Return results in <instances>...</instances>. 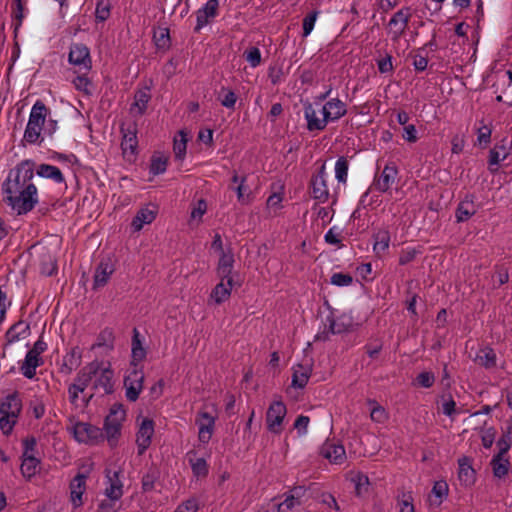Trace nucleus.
<instances>
[{
    "label": "nucleus",
    "mask_w": 512,
    "mask_h": 512,
    "mask_svg": "<svg viewBox=\"0 0 512 512\" xmlns=\"http://www.w3.org/2000/svg\"><path fill=\"white\" fill-rule=\"evenodd\" d=\"M355 484V494L359 497L363 496L368 492L369 478L363 473H358L352 478Z\"/></svg>",
    "instance_id": "obj_52"
},
{
    "label": "nucleus",
    "mask_w": 512,
    "mask_h": 512,
    "mask_svg": "<svg viewBox=\"0 0 512 512\" xmlns=\"http://www.w3.org/2000/svg\"><path fill=\"white\" fill-rule=\"evenodd\" d=\"M304 117L307 121L308 131H323L325 129V120H321V118L317 116L313 105L309 102L304 104Z\"/></svg>",
    "instance_id": "obj_31"
},
{
    "label": "nucleus",
    "mask_w": 512,
    "mask_h": 512,
    "mask_svg": "<svg viewBox=\"0 0 512 512\" xmlns=\"http://www.w3.org/2000/svg\"><path fill=\"white\" fill-rule=\"evenodd\" d=\"M349 161L346 157L341 156L335 164V177L339 183H346L348 176Z\"/></svg>",
    "instance_id": "obj_49"
},
{
    "label": "nucleus",
    "mask_w": 512,
    "mask_h": 512,
    "mask_svg": "<svg viewBox=\"0 0 512 512\" xmlns=\"http://www.w3.org/2000/svg\"><path fill=\"white\" fill-rule=\"evenodd\" d=\"M398 175V169L395 164L390 163L385 165L384 169L377 176L372 184V187L379 192H387Z\"/></svg>",
    "instance_id": "obj_17"
},
{
    "label": "nucleus",
    "mask_w": 512,
    "mask_h": 512,
    "mask_svg": "<svg viewBox=\"0 0 512 512\" xmlns=\"http://www.w3.org/2000/svg\"><path fill=\"white\" fill-rule=\"evenodd\" d=\"M86 478L85 474L78 473L70 482V497L74 508L83 505L82 495L86 488Z\"/></svg>",
    "instance_id": "obj_21"
},
{
    "label": "nucleus",
    "mask_w": 512,
    "mask_h": 512,
    "mask_svg": "<svg viewBox=\"0 0 512 512\" xmlns=\"http://www.w3.org/2000/svg\"><path fill=\"white\" fill-rule=\"evenodd\" d=\"M143 383L144 373L142 367H133L130 373L124 378V387L128 401L135 402L139 398V394L143 389Z\"/></svg>",
    "instance_id": "obj_8"
},
{
    "label": "nucleus",
    "mask_w": 512,
    "mask_h": 512,
    "mask_svg": "<svg viewBox=\"0 0 512 512\" xmlns=\"http://www.w3.org/2000/svg\"><path fill=\"white\" fill-rule=\"evenodd\" d=\"M496 445L499 449L496 455L506 456L512 447V425H509L502 436L497 440Z\"/></svg>",
    "instance_id": "obj_47"
},
{
    "label": "nucleus",
    "mask_w": 512,
    "mask_h": 512,
    "mask_svg": "<svg viewBox=\"0 0 512 512\" xmlns=\"http://www.w3.org/2000/svg\"><path fill=\"white\" fill-rule=\"evenodd\" d=\"M30 334V325L20 320L14 323L5 333L6 345L11 344L20 339V336Z\"/></svg>",
    "instance_id": "obj_38"
},
{
    "label": "nucleus",
    "mask_w": 512,
    "mask_h": 512,
    "mask_svg": "<svg viewBox=\"0 0 512 512\" xmlns=\"http://www.w3.org/2000/svg\"><path fill=\"white\" fill-rule=\"evenodd\" d=\"M39 177L47 178L53 180L55 183H64L65 178L61 172V170L53 165L49 164H40L37 167L35 166L34 173Z\"/></svg>",
    "instance_id": "obj_35"
},
{
    "label": "nucleus",
    "mask_w": 512,
    "mask_h": 512,
    "mask_svg": "<svg viewBox=\"0 0 512 512\" xmlns=\"http://www.w3.org/2000/svg\"><path fill=\"white\" fill-rule=\"evenodd\" d=\"M490 465L492 467L493 476L498 479L507 476L511 468L508 457L496 454L491 459Z\"/></svg>",
    "instance_id": "obj_36"
},
{
    "label": "nucleus",
    "mask_w": 512,
    "mask_h": 512,
    "mask_svg": "<svg viewBox=\"0 0 512 512\" xmlns=\"http://www.w3.org/2000/svg\"><path fill=\"white\" fill-rule=\"evenodd\" d=\"M43 364L44 360L41 356L33 355L31 352H27L20 370L26 378L33 379L36 375V368Z\"/></svg>",
    "instance_id": "obj_29"
},
{
    "label": "nucleus",
    "mask_w": 512,
    "mask_h": 512,
    "mask_svg": "<svg viewBox=\"0 0 512 512\" xmlns=\"http://www.w3.org/2000/svg\"><path fill=\"white\" fill-rule=\"evenodd\" d=\"M512 140L504 137L500 142L489 151L488 169L492 174L498 172V165L511 154Z\"/></svg>",
    "instance_id": "obj_9"
},
{
    "label": "nucleus",
    "mask_w": 512,
    "mask_h": 512,
    "mask_svg": "<svg viewBox=\"0 0 512 512\" xmlns=\"http://www.w3.org/2000/svg\"><path fill=\"white\" fill-rule=\"evenodd\" d=\"M221 92H225L223 97H221V94L218 97L221 105L228 109H234L237 101L236 94L232 90L226 89L225 87H222Z\"/></svg>",
    "instance_id": "obj_54"
},
{
    "label": "nucleus",
    "mask_w": 512,
    "mask_h": 512,
    "mask_svg": "<svg viewBox=\"0 0 512 512\" xmlns=\"http://www.w3.org/2000/svg\"><path fill=\"white\" fill-rule=\"evenodd\" d=\"M472 462V458L467 456H463L458 459V477L459 480L465 485H473L476 480V472L472 467Z\"/></svg>",
    "instance_id": "obj_22"
},
{
    "label": "nucleus",
    "mask_w": 512,
    "mask_h": 512,
    "mask_svg": "<svg viewBox=\"0 0 512 512\" xmlns=\"http://www.w3.org/2000/svg\"><path fill=\"white\" fill-rule=\"evenodd\" d=\"M442 412L449 417L456 413V402L451 394H448L447 398L443 396Z\"/></svg>",
    "instance_id": "obj_64"
},
{
    "label": "nucleus",
    "mask_w": 512,
    "mask_h": 512,
    "mask_svg": "<svg viewBox=\"0 0 512 512\" xmlns=\"http://www.w3.org/2000/svg\"><path fill=\"white\" fill-rule=\"evenodd\" d=\"M219 1L208 0L206 4L196 11V26L194 32L199 33L201 29L210 23L218 15Z\"/></svg>",
    "instance_id": "obj_14"
},
{
    "label": "nucleus",
    "mask_w": 512,
    "mask_h": 512,
    "mask_svg": "<svg viewBox=\"0 0 512 512\" xmlns=\"http://www.w3.org/2000/svg\"><path fill=\"white\" fill-rule=\"evenodd\" d=\"M309 190L313 199L325 203L329 199V189L326 180L325 164L313 173L309 182Z\"/></svg>",
    "instance_id": "obj_6"
},
{
    "label": "nucleus",
    "mask_w": 512,
    "mask_h": 512,
    "mask_svg": "<svg viewBox=\"0 0 512 512\" xmlns=\"http://www.w3.org/2000/svg\"><path fill=\"white\" fill-rule=\"evenodd\" d=\"M317 16H318V11L313 10L304 17L303 23H302L303 37H307L312 32L315 22H316V19H317Z\"/></svg>",
    "instance_id": "obj_57"
},
{
    "label": "nucleus",
    "mask_w": 512,
    "mask_h": 512,
    "mask_svg": "<svg viewBox=\"0 0 512 512\" xmlns=\"http://www.w3.org/2000/svg\"><path fill=\"white\" fill-rule=\"evenodd\" d=\"M43 128L31 125L27 123L25 132H24V140L30 144L41 143L43 138H41V131Z\"/></svg>",
    "instance_id": "obj_51"
},
{
    "label": "nucleus",
    "mask_w": 512,
    "mask_h": 512,
    "mask_svg": "<svg viewBox=\"0 0 512 512\" xmlns=\"http://www.w3.org/2000/svg\"><path fill=\"white\" fill-rule=\"evenodd\" d=\"M48 113L49 109L46 107L45 103L41 100H37L31 109L28 123L43 128Z\"/></svg>",
    "instance_id": "obj_32"
},
{
    "label": "nucleus",
    "mask_w": 512,
    "mask_h": 512,
    "mask_svg": "<svg viewBox=\"0 0 512 512\" xmlns=\"http://www.w3.org/2000/svg\"><path fill=\"white\" fill-rule=\"evenodd\" d=\"M496 429L494 427H489L483 431V434L481 436L482 445L484 448L489 449L492 447L495 436H496Z\"/></svg>",
    "instance_id": "obj_63"
},
{
    "label": "nucleus",
    "mask_w": 512,
    "mask_h": 512,
    "mask_svg": "<svg viewBox=\"0 0 512 512\" xmlns=\"http://www.w3.org/2000/svg\"><path fill=\"white\" fill-rule=\"evenodd\" d=\"M160 477V471L156 465H151L141 480L142 491L151 492L154 490L155 482Z\"/></svg>",
    "instance_id": "obj_45"
},
{
    "label": "nucleus",
    "mask_w": 512,
    "mask_h": 512,
    "mask_svg": "<svg viewBox=\"0 0 512 512\" xmlns=\"http://www.w3.org/2000/svg\"><path fill=\"white\" fill-rule=\"evenodd\" d=\"M246 60L250 63L252 67H257L261 63V53L257 47H251L245 53Z\"/></svg>",
    "instance_id": "obj_62"
},
{
    "label": "nucleus",
    "mask_w": 512,
    "mask_h": 512,
    "mask_svg": "<svg viewBox=\"0 0 512 512\" xmlns=\"http://www.w3.org/2000/svg\"><path fill=\"white\" fill-rule=\"evenodd\" d=\"M156 212L148 208H141L134 216L131 226L134 231H140L144 224H150L154 221Z\"/></svg>",
    "instance_id": "obj_41"
},
{
    "label": "nucleus",
    "mask_w": 512,
    "mask_h": 512,
    "mask_svg": "<svg viewBox=\"0 0 512 512\" xmlns=\"http://www.w3.org/2000/svg\"><path fill=\"white\" fill-rule=\"evenodd\" d=\"M435 382V376L432 372L424 371L418 374L416 377V383L417 385L424 387V388H430L433 386Z\"/></svg>",
    "instance_id": "obj_60"
},
{
    "label": "nucleus",
    "mask_w": 512,
    "mask_h": 512,
    "mask_svg": "<svg viewBox=\"0 0 512 512\" xmlns=\"http://www.w3.org/2000/svg\"><path fill=\"white\" fill-rule=\"evenodd\" d=\"M119 471H114L113 475H110V471L107 473L109 486L105 488V495L108 499L119 500L123 495V485L119 479Z\"/></svg>",
    "instance_id": "obj_33"
},
{
    "label": "nucleus",
    "mask_w": 512,
    "mask_h": 512,
    "mask_svg": "<svg viewBox=\"0 0 512 512\" xmlns=\"http://www.w3.org/2000/svg\"><path fill=\"white\" fill-rule=\"evenodd\" d=\"M131 345L132 349L130 365L132 367H138L139 364L146 358L147 352L143 347L142 341L140 340V333L137 328L133 329Z\"/></svg>",
    "instance_id": "obj_25"
},
{
    "label": "nucleus",
    "mask_w": 512,
    "mask_h": 512,
    "mask_svg": "<svg viewBox=\"0 0 512 512\" xmlns=\"http://www.w3.org/2000/svg\"><path fill=\"white\" fill-rule=\"evenodd\" d=\"M115 347V334L114 330L110 327H105L100 331L96 338V342L91 346V350L103 348L105 353H109L114 350Z\"/></svg>",
    "instance_id": "obj_24"
},
{
    "label": "nucleus",
    "mask_w": 512,
    "mask_h": 512,
    "mask_svg": "<svg viewBox=\"0 0 512 512\" xmlns=\"http://www.w3.org/2000/svg\"><path fill=\"white\" fill-rule=\"evenodd\" d=\"M114 372L111 369L110 364L108 367L100 369V374L94 378L92 383V390L94 392L103 390V395L112 394L114 392V383H113Z\"/></svg>",
    "instance_id": "obj_19"
},
{
    "label": "nucleus",
    "mask_w": 512,
    "mask_h": 512,
    "mask_svg": "<svg viewBox=\"0 0 512 512\" xmlns=\"http://www.w3.org/2000/svg\"><path fill=\"white\" fill-rule=\"evenodd\" d=\"M22 410V400L18 391L7 395L0 403V428L4 435L11 434Z\"/></svg>",
    "instance_id": "obj_3"
},
{
    "label": "nucleus",
    "mask_w": 512,
    "mask_h": 512,
    "mask_svg": "<svg viewBox=\"0 0 512 512\" xmlns=\"http://www.w3.org/2000/svg\"><path fill=\"white\" fill-rule=\"evenodd\" d=\"M111 3L110 0H98L95 10V18L97 22H104L110 17Z\"/></svg>",
    "instance_id": "obj_50"
},
{
    "label": "nucleus",
    "mask_w": 512,
    "mask_h": 512,
    "mask_svg": "<svg viewBox=\"0 0 512 512\" xmlns=\"http://www.w3.org/2000/svg\"><path fill=\"white\" fill-rule=\"evenodd\" d=\"M234 255L231 251L226 253L225 251H222V254L220 255L218 265L216 268L217 276L222 281H228V284L231 285V283H234L233 277H232V271L234 268Z\"/></svg>",
    "instance_id": "obj_20"
},
{
    "label": "nucleus",
    "mask_w": 512,
    "mask_h": 512,
    "mask_svg": "<svg viewBox=\"0 0 512 512\" xmlns=\"http://www.w3.org/2000/svg\"><path fill=\"white\" fill-rule=\"evenodd\" d=\"M287 409L282 401H273L266 412L267 429L274 434L282 432V423L286 416Z\"/></svg>",
    "instance_id": "obj_7"
},
{
    "label": "nucleus",
    "mask_w": 512,
    "mask_h": 512,
    "mask_svg": "<svg viewBox=\"0 0 512 512\" xmlns=\"http://www.w3.org/2000/svg\"><path fill=\"white\" fill-rule=\"evenodd\" d=\"M330 283L339 287L349 286L353 283V277L341 272L334 273L330 278Z\"/></svg>",
    "instance_id": "obj_59"
},
{
    "label": "nucleus",
    "mask_w": 512,
    "mask_h": 512,
    "mask_svg": "<svg viewBox=\"0 0 512 512\" xmlns=\"http://www.w3.org/2000/svg\"><path fill=\"white\" fill-rule=\"evenodd\" d=\"M40 463V460L34 455H27L26 457H22L20 470L23 477L27 480H30L32 477H34L39 472Z\"/></svg>",
    "instance_id": "obj_39"
},
{
    "label": "nucleus",
    "mask_w": 512,
    "mask_h": 512,
    "mask_svg": "<svg viewBox=\"0 0 512 512\" xmlns=\"http://www.w3.org/2000/svg\"><path fill=\"white\" fill-rule=\"evenodd\" d=\"M115 271V265L110 258H103L97 265L93 277V290H98L104 287L110 276Z\"/></svg>",
    "instance_id": "obj_16"
},
{
    "label": "nucleus",
    "mask_w": 512,
    "mask_h": 512,
    "mask_svg": "<svg viewBox=\"0 0 512 512\" xmlns=\"http://www.w3.org/2000/svg\"><path fill=\"white\" fill-rule=\"evenodd\" d=\"M153 41L157 50L168 51L171 47L170 30L167 27L158 26L153 30Z\"/></svg>",
    "instance_id": "obj_37"
},
{
    "label": "nucleus",
    "mask_w": 512,
    "mask_h": 512,
    "mask_svg": "<svg viewBox=\"0 0 512 512\" xmlns=\"http://www.w3.org/2000/svg\"><path fill=\"white\" fill-rule=\"evenodd\" d=\"M4 194V202L17 213L24 215L32 211L38 203L37 187L35 185H27L23 189L11 191Z\"/></svg>",
    "instance_id": "obj_1"
},
{
    "label": "nucleus",
    "mask_w": 512,
    "mask_h": 512,
    "mask_svg": "<svg viewBox=\"0 0 512 512\" xmlns=\"http://www.w3.org/2000/svg\"><path fill=\"white\" fill-rule=\"evenodd\" d=\"M496 353L491 347H485L478 351L475 361L486 369L496 366Z\"/></svg>",
    "instance_id": "obj_44"
},
{
    "label": "nucleus",
    "mask_w": 512,
    "mask_h": 512,
    "mask_svg": "<svg viewBox=\"0 0 512 512\" xmlns=\"http://www.w3.org/2000/svg\"><path fill=\"white\" fill-rule=\"evenodd\" d=\"M492 130L486 125H482L477 130V141L479 145L487 146L491 141Z\"/></svg>",
    "instance_id": "obj_61"
},
{
    "label": "nucleus",
    "mask_w": 512,
    "mask_h": 512,
    "mask_svg": "<svg viewBox=\"0 0 512 512\" xmlns=\"http://www.w3.org/2000/svg\"><path fill=\"white\" fill-rule=\"evenodd\" d=\"M233 285L234 283H231V285H229L228 281H226L225 283L224 281L221 280L220 283H218L212 290L211 298H213L217 304L223 303L230 297Z\"/></svg>",
    "instance_id": "obj_46"
},
{
    "label": "nucleus",
    "mask_w": 512,
    "mask_h": 512,
    "mask_svg": "<svg viewBox=\"0 0 512 512\" xmlns=\"http://www.w3.org/2000/svg\"><path fill=\"white\" fill-rule=\"evenodd\" d=\"M167 162H168V160L165 157L153 156L151 158V163H150V173H152L154 175L164 173L167 169Z\"/></svg>",
    "instance_id": "obj_55"
},
{
    "label": "nucleus",
    "mask_w": 512,
    "mask_h": 512,
    "mask_svg": "<svg viewBox=\"0 0 512 512\" xmlns=\"http://www.w3.org/2000/svg\"><path fill=\"white\" fill-rule=\"evenodd\" d=\"M477 212L474 204V196L466 195L465 198L458 204L455 217L457 222L468 221Z\"/></svg>",
    "instance_id": "obj_23"
},
{
    "label": "nucleus",
    "mask_w": 512,
    "mask_h": 512,
    "mask_svg": "<svg viewBox=\"0 0 512 512\" xmlns=\"http://www.w3.org/2000/svg\"><path fill=\"white\" fill-rule=\"evenodd\" d=\"M68 62L71 65L78 66L80 69L90 71L92 60L89 48L83 43H73L70 46Z\"/></svg>",
    "instance_id": "obj_11"
},
{
    "label": "nucleus",
    "mask_w": 512,
    "mask_h": 512,
    "mask_svg": "<svg viewBox=\"0 0 512 512\" xmlns=\"http://www.w3.org/2000/svg\"><path fill=\"white\" fill-rule=\"evenodd\" d=\"M150 89L145 87L144 89H139L134 94V102L131 106V109L134 107L137 108L138 114L143 115L146 110L149 101L151 100Z\"/></svg>",
    "instance_id": "obj_43"
},
{
    "label": "nucleus",
    "mask_w": 512,
    "mask_h": 512,
    "mask_svg": "<svg viewBox=\"0 0 512 512\" xmlns=\"http://www.w3.org/2000/svg\"><path fill=\"white\" fill-rule=\"evenodd\" d=\"M312 367L310 365L298 364L293 368L292 387L303 389L311 376Z\"/></svg>",
    "instance_id": "obj_28"
},
{
    "label": "nucleus",
    "mask_w": 512,
    "mask_h": 512,
    "mask_svg": "<svg viewBox=\"0 0 512 512\" xmlns=\"http://www.w3.org/2000/svg\"><path fill=\"white\" fill-rule=\"evenodd\" d=\"M35 162L26 159L18 163L8 173L6 180L2 184V192L7 193L23 189L27 185H35L32 182L34 177Z\"/></svg>",
    "instance_id": "obj_2"
},
{
    "label": "nucleus",
    "mask_w": 512,
    "mask_h": 512,
    "mask_svg": "<svg viewBox=\"0 0 512 512\" xmlns=\"http://www.w3.org/2000/svg\"><path fill=\"white\" fill-rule=\"evenodd\" d=\"M57 261L50 254H44L40 261V272L45 276H52L57 273Z\"/></svg>",
    "instance_id": "obj_48"
},
{
    "label": "nucleus",
    "mask_w": 512,
    "mask_h": 512,
    "mask_svg": "<svg viewBox=\"0 0 512 512\" xmlns=\"http://www.w3.org/2000/svg\"><path fill=\"white\" fill-rule=\"evenodd\" d=\"M73 432L79 442L98 443L104 440L103 430L90 423L77 422L73 427Z\"/></svg>",
    "instance_id": "obj_10"
},
{
    "label": "nucleus",
    "mask_w": 512,
    "mask_h": 512,
    "mask_svg": "<svg viewBox=\"0 0 512 512\" xmlns=\"http://www.w3.org/2000/svg\"><path fill=\"white\" fill-rule=\"evenodd\" d=\"M368 402L369 404L373 405L370 413L371 419L375 422L383 423L387 418L384 408L380 406L375 400H369Z\"/></svg>",
    "instance_id": "obj_58"
},
{
    "label": "nucleus",
    "mask_w": 512,
    "mask_h": 512,
    "mask_svg": "<svg viewBox=\"0 0 512 512\" xmlns=\"http://www.w3.org/2000/svg\"><path fill=\"white\" fill-rule=\"evenodd\" d=\"M215 417L206 411H199L196 417V425H198V439L201 443L207 444L213 434L215 426Z\"/></svg>",
    "instance_id": "obj_13"
},
{
    "label": "nucleus",
    "mask_w": 512,
    "mask_h": 512,
    "mask_svg": "<svg viewBox=\"0 0 512 512\" xmlns=\"http://www.w3.org/2000/svg\"><path fill=\"white\" fill-rule=\"evenodd\" d=\"M448 484L445 480L436 481L433 485L431 493L428 496L430 507H439L448 495Z\"/></svg>",
    "instance_id": "obj_27"
},
{
    "label": "nucleus",
    "mask_w": 512,
    "mask_h": 512,
    "mask_svg": "<svg viewBox=\"0 0 512 512\" xmlns=\"http://www.w3.org/2000/svg\"><path fill=\"white\" fill-rule=\"evenodd\" d=\"M246 181V176H243L240 180V183L237 187H234L233 190L237 193V199L242 204H247L249 202V196L251 191L249 187L245 186L244 182Z\"/></svg>",
    "instance_id": "obj_56"
},
{
    "label": "nucleus",
    "mask_w": 512,
    "mask_h": 512,
    "mask_svg": "<svg viewBox=\"0 0 512 512\" xmlns=\"http://www.w3.org/2000/svg\"><path fill=\"white\" fill-rule=\"evenodd\" d=\"M102 364V362L97 360L86 364L79 370L72 384L77 386L81 393H83L99 373Z\"/></svg>",
    "instance_id": "obj_12"
},
{
    "label": "nucleus",
    "mask_w": 512,
    "mask_h": 512,
    "mask_svg": "<svg viewBox=\"0 0 512 512\" xmlns=\"http://www.w3.org/2000/svg\"><path fill=\"white\" fill-rule=\"evenodd\" d=\"M373 239V250L376 255L380 256L381 253L385 252L389 247L390 233L387 229H380L373 234Z\"/></svg>",
    "instance_id": "obj_42"
},
{
    "label": "nucleus",
    "mask_w": 512,
    "mask_h": 512,
    "mask_svg": "<svg viewBox=\"0 0 512 512\" xmlns=\"http://www.w3.org/2000/svg\"><path fill=\"white\" fill-rule=\"evenodd\" d=\"M120 133L122 134L121 149L124 157L128 160L135 158L137 154L138 139H137V124L135 122L120 126Z\"/></svg>",
    "instance_id": "obj_5"
},
{
    "label": "nucleus",
    "mask_w": 512,
    "mask_h": 512,
    "mask_svg": "<svg viewBox=\"0 0 512 512\" xmlns=\"http://www.w3.org/2000/svg\"><path fill=\"white\" fill-rule=\"evenodd\" d=\"M154 433V421L149 418L143 419L140 428L137 432V449L138 455L141 456L145 453L151 444L152 436Z\"/></svg>",
    "instance_id": "obj_18"
},
{
    "label": "nucleus",
    "mask_w": 512,
    "mask_h": 512,
    "mask_svg": "<svg viewBox=\"0 0 512 512\" xmlns=\"http://www.w3.org/2000/svg\"><path fill=\"white\" fill-rule=\"evenodd\" d=\"M11 16L15 21L14 29L16 32L18 28L22 25L24 19V4L22 0H14V3L12 4Z\"/></svg>",
    "instance_id": "obj_53"
},
{
    "label": "nucleus",
    "mask_w": 512,
    "mask_h": 512,
    "mask_svg": "<svg viewBox=\"0 0 512 512\" xmlns=\"http://www.w3.org/2000/svg\"><path fill=\"white\" fill-rule=\"evenodd\" d=\"M327 326L329 328V332L331 334H341L344 332L350 331L352 327V322L350 319H347L344 315L340 316L338 319H335L331 314L327 317Z\"/></svg>",
    "instance_id": "obj_40"
},
{
    "label": "nucleus",
    "mask_w": 512,
    "mask_h": 512,
    "mask_svg": "<svg viewBox=\"0 0 512 512\" xmlns=\"http://www.w3.org/2000/svg\"><path fill=\"white\" fill-rule=\"evenodd\" d=\"M320 455L334 464H342L346 459L345 448L335 440H326L320 448Z\"/></svg>",
    "instance_id": "obj_15"
},
{
    "label": "nucleus",
    "mask_w": 512,
    "mask_h": 512,
    "mask_svg": "<svg viewBox=\"0 0 512 512\" xmlns=\"http://www.w3.org/2000/svg\"><path fill=\"white\" fill-rule=\"evenodd\" d=\"M126 418V410L122 403H115L111 406L109 414L105 417L104 427L107 441L111 447L115 446L121 435L122 422Z\"/></svg>",
    "instance_id": "obj_4"
},
{
    "label": "nucleus",
    "mask_w": 512,
    "mask_h": 512,
    "mask_svg": "<svg viewBox=\"0 0 512 512\" xmlns=\"http://www.w3.org/2000/svg\"><path fill=\"white\" fill-rule=\"evenodd\" d=\"M82 351L76 346L73 347L63 358V364L61 365L60 372L64 374H71L73 370L77 369L81 365Z\"/></svg>",
    "instance_id": "obj_26"
},
{
    "label": "nucleus",
    "mask_w": 512,
    "mask_h": 512,
    "mask_svg": "<svg viewBox=\"0 0 512 512\" xmlns=\"http://www.w3.org/2000/svg\"><path fill=\"white\" fill-rule=\"evenodd\" d=\"M411 18L410 8H402L399 11H397L393 17L389 21V26H396L399 22L402 23L401 27L398 30H394L393 34L394 40L399 39L405 32V29L407 27V24Z\"/></svg>",
    "instance_id": "obj_30"
},
{
    "label": "nucleus",
    "mask_w": 512,
    "mask_h": 512,
    "mask_svg": "<svg viewBox=\"0 0 512 512\" xmlns=\"http://www.w3.org/2000/svg\"><path fill=\"white\" fill-rule=\"evenodd\" d=\"M196 451L190 450L187 453L188 462L191 466L192 473L197 478H205L209 473V468L204 458H196Z\"/></svg>",
    "instance_id": "obj_34"
}]
</instances>
